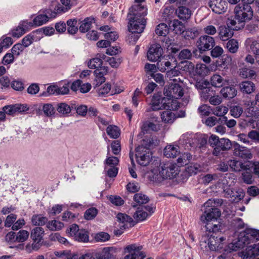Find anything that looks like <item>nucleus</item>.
I'll use <instances>...</instances> for the list:
<instances>
[{"label":"nucleus","mask_w":259,"mask_h":259,"mask_svg":"<svg viewBox=\"0 0 259 259\" xmlns=\"http://www.w3.org/2000/svg\"><path fill=\"white\" fill-rule=\"evenodd\" d=\"M164 94L168 99H178L184 95L183 88L178 83H172L167 87H165Z\"/></svg>","instance_id":"6"},{"label":"nucleus","mask_w":259,"mask_h":259,"mask_svg":"<svg viewBox=\"0 0 259 259\" xmlns=\"http://www.w3.org/2000/svg\"><path fill=\"white\" fill-rule=\"evenodd\" d=\"M80 230V229H79L78 225L73 224L70 225L68 229L66 230V233L69 236L72 237L73 239H74L75 236L78 234Z\"/></svg>","instance_id":"55"},{"label":"nucleus","mask_w":259,"mask_h":259,"mask_svg":"<svg viewBox=\"0 0 259 259\" xmlns=\"http://www.w3.org/2000/svg\"><path fill=\"white\" fill-rule=\"evenodd\" d=\"M148 216V212L143 209L142 206H140L137 208V210L133 215L134 219L137 221H143L146 220Z\"/></svg>","instance_id":"37"},{"label":"nucleus","mask_w":259,"mask_h":259,"mask_svg":"<svg viewBox=\"0 0 259 259\" xmlns=\"http://www.w3.org/2000/svg\"><path fill=\"white\" fill-rule=\"evenodd\" d=\"M24 106L22 105H8L3 107V110L5 114L13 115L17 112L25 111Z\"/></svg>","instance_id":"27"},{"label":"nucleus","mask_w":259,"mask_h":259,"mask_svg":"<svg viewBox=\"0 0 259 259\" xmlns=\"http://www.w3.org/2000/svg\"><path fill=\"white\" fill-rule=\"evenodd\" d=\"M205 227L207 231L217 233L221 230V225L220 222L217 220L210 223L206 224Z\"/></svg>","instance_id":"41"},{"label":"nucleus","mask_w":259,"mask_h":259,"mask_svg":"<svg viewBox=\"0 0 259 259\" xmlns=\"http://www.w3.org/2000/svg\"><path fill=\"white\" fill-rule=\"evenodd\" d=\"M56 110L62 116H66L71 112V108L69 105L65 103H60L57 104Z\"/></svg>","instance_id":"39"},{"label":"nucleus","mask_w":259,"mask_h":259,"mask_svg":"<svg viewBox=\"0 0 259 259\" xmlns=\"http://www.w3.org/2000/svg\"><path fill=\"white\" fill-rule=\"evenodd\" d=\"M50 239L52 241H58L59 243L64 244L66 246L69 245L68 241L63 237H62L59 233H52L50 235Z\"/></svg>","instance_id":"49"},{"label":"nucleus","mask_w":259,"mask_h":259,"mask_svg":"<svg viewBox=\"0 0 259 259\" xmlns=\"http://www.w3.org/2000/svg\"><path fill=\"white\" fill-rule=\"evenodd\" d=\"M176 13L180 19L184 21L190 19L192 14L191 10L185 6L179 7L176 10Z\"/></svg>","instance_id":"21"},{"label":"nucleus","mask_w":259,"mask_h":259,"mask_svg":"<svg viewBox=\"0 0 259 259\" xmlns=\"http://www.w3.org/2000/svg\"><path fill=\"white\" fill-rule=\"evenodd\" d=\"M176 118L175 114L169 109L161 113V118L165 123H172Z\"/></svg>","instance_id":"36"},{"label":"nucleus","mask_w":259,"mask_h":259,"mask_svg":"<svg viewBox=\"0 0 259 259\" xmlns=\"http://www.w3.org/2000/svg\"><path fill=\"white\" fill-rule=\"evenodd\" d=\"M98 213V210L95 207L88 209L84 212V218L88 220H91L96 217Z\"/></svg>","instance_id":"53"},{"label":"nucleus","mask_w":259,"mask_h":259,"mask_svg":"<svg viewBox=\"0 0 259 259\" xmlns=\"http://www.w3.org/2000/svg\"><path fill=\"white\" fill-rule=\"evenodd\" d=\"M180 147L174 144L167 145L163 150L164 155L167 158H174L180 155Z\"/></svg>","instance_id":"17"},{"label":"nucleus","mask_w":259,"mask_h":259,"mask_svg":"<svg viewBox=\"0 0 259 259\" xmlns=\"http://www.w3.org/2000/svg\"><path fill=\"white\" fill-rule=\"evenodd\" d=\"M72 0H60L61 4L55 6L54 10L56 13L61 14L70 10L72 7Z\"/></svg>","instance_id":"22"},{"label":"nucleus","mask_w":259,"mask_h":259,"mask_svg":"<svg viewBox=\"0 0 259 259\" xmlns=\"http://www.w3.org/2000/svg\"><path fill=\"white\" fill-rule=\"evenodd\" d=\"M107 61L108 62L109 64L113 68L118 67L122 61L121 58L118 57H109Z\"/></svg>","instance_id":"58"},{"label":"nucleus","mask_w":259,"mask_h":259,"mask_svg":"<svg viewBox=\"0 0 259 259\" xmlns=\"http://www.w3.org/2000/svg\"><path fill=\"white\" fill-rule=\"evenodd\" d=\"M241 91L245 94H250L255 90L254 84L249 81H244L242 82L240 85Z\"/></svg>","instance_id":"32"},{"label":"nucleus","mask_w":259,"mask_h":259,"mask_svg":"<svg viewBox=\"0 0 259 259\" xmlns=\"http://www.w3.org/2000/svg\"><path fill=\"white\" fill-rule=\"evenodd\" d=\"M116 218L118 222L123 224L121 227H123L124 229L129 227H131L134 225L132 224L133 222V219L125 213H119L117 214Z\"/></svg>","instance_id":"24"},{"label":"nucleus","mask_w":259,"mask_h":259,"mask_svg":"<svg viewBox=\"0 0 259 259\" xmlns=\"http://www.w3.org/2000/svg\"><path fill=\"white\" fill-rule=\"evenodd\" d=\"M74 239L78 242H88L89 241V233L84 229H80L78 234L75 236Z\"/></svg>","instance_id":"40"},{"label":"nucleus","mask_w":259,"mask_h":259,"mask_svg":"<svg viewBox=\"0 0 259 259\" xmlns=\"http://www.w3.org/2000/svg\"><path fill=\"white\" fill-rule=\"evenodd\" d=\"M244 166L245 167L242 170L243 171L242 174L243 181L247 184H251L253 181L252 178L254 167L253 162L251 161L245 162V165Z\"/></svg>","instance_id":"14"},{"label":"nucleus","mask_w":259,"mask_h":259,"mask_svg":"<svg viewBox=\"0 0 259 259\" xmlns=\"http://www.w3.org/2000/svg\"><path fill=\"white\" fill-rule=\"evenodd\" d=\"M233 148L234 155L243 159H250L252 158V154L249 149L241 146L237 143H234Z\"/></svg>","instance_id":"15"},{"label":"nucleus","mask_w":259,"mask_h":259,"mask_svg":"<svg viewBox=\"0 0 259 259\" xmlns=\"http://www.w3.org/2000/svg\"><path fill=\"white\" fill-rule=\"evenodd\" d=\"M259 243L250 246L244 254V259H259Z\"/></svg>","instance_id":"20"},{"label":"nucleus","mask_w":259,"mask_h":259,"mask_svg":"<svg viewBox=\"0 0 259 259\" xmlns=\"http://www.w3.org/2000/svg\"><path fill=\"white\" fill-rule=\"evenodd\" d=\"M163 50L158 44H153L149 48L147 52V58L152 62L158 61L161 57Z\"/></svg>","instance_id":"13"},{"label":"nucleus","mask_w":259,"mask_h":259,"mask_svg":"<svg viewBox=\"0 0 259 259\" xmlns=\"http://www.w3.org/2000/svg\"><path fill=\"white\" fill-rule=\"evenodd\" d=\"M78 259H115V258L110 252L109 248L106 247L98 252L82 255L78 257Z\"/></svg>","instance_id":"9"},{"label":"nucleus","mask_w":259,"mask_h":259,"mask_svg":"<svg viewBox=\"0 0 259 259\" xmlns=\"http://www.w3.org/2000/svg\"><path fill=\"white\" fill-rule=\"evenodd\" d=\"M46 224L47 228L51 231L61 230L64 226V224L56 220L49 221Z\"/></svg>","instance_id":"43"},{"label":"nucleus","mask_w":259,"mask_h":259,"mask_svg":"<svg viewBox=\"0 0 259 259\" xmlns=\"http://www.w3.org/2000/svg\"><path fill=\"white\" fill-rule=\"evenodd\" d=\"M233 35V32L229 27L225 26H221L219 27V36L220 38L225 41L231 38Z\"/></svg>","instance_id":"25"},{"label":"nucleus","mask_w":259,"mask_h":259,"mask_svg":"<svg viewBox=\"0 0 259 259\" xmlns=\"http://www.w3.org/2000/svg\"><path fill=\"white\" fill-rule=\"evenodd\" d=\"M13 43V41L11 37H8L4 35L0 38V45L4 49L9 48Z\"/></svg>","instance_id":"54"},{"label":"nucleus","mask_w":259,"mask_h":259,"mask_svg":"<svg viewBox=\"0 0 259 259\" xmlns=\"http://www.w3.org/2000/svg\"><path fill=\"white\" fill-rule=\"evenodd\" d=\"M110 90L111 85L109 83H105L98 89L97 91L99 96H104L109 93Z\"/></svg>","instance_id":"60"},{"label":"nucleus","mask_w":259,"mask_h":259,"mask_svg":"<svg viewBox=\"0 0 259 259\" xmlns=\"http://www.w3.org/2000/svg\"><path fill=\"white\" fill-rule=\"evenodd\" d=\"M141 246H136L135 244H132L126 247L125 251L129 254L124 257V259H143L146 255L141 251Z\"/></svg>","instance_id":"11"},{"label":"nucleus","mask_w":259,"mask_h":259,"mask_svg":"<svg viewBox=\"0 0 259 259\" xmlns=\"http://www.w3.org/2000/svg\"><path fill=\"white\" fill-rule=\"evenodd\" d=\"M223 79L222 77L219 74H214L210 79L211 84L215 87H221L223 84Z\"/></svg>","instance_id":"51"},{"label":"nucleus","mask_w":259,"mask_h":259,"mask_svg":"<svg viewBox=\"0 0 259 259\" xmlns=\"http://www.w3.org/2000/svg\"><path fill=\"white\" fill-rule=\"evenodd\" d=\"M67 31L70 34H74L78 31L77 21L76 19H69L67 21Z\"/></svg>","instance_id":"42"},{"label":"nucleus","mask_w":259,"mask_h":259,"mask_svg":"<svg viewBox=\"0 0 259 259\" xmlns=\"http://www.w3.org/2000/svg\"><path fill=\"white\" fill-rule=\"evenodd\" d=\"M21 26H19L16 29H14L12 31V35L13 36L19 38L21 36L26 32L25 28H27L29 26L25 27L23 25V22L21 24Z\"/></svg>","instance_id":"50"},{"label":"nucleus","mask_w":259,"mask_h":259,"mask_svg":"<svg viewBox=\"0 0 259 259\" xmlns=\"http://www.w3.org/2000/svg\"><path fill=\"white\" fill-rule=\"evenodd\" d=\"M192 158V155L188 152H185L180 155L177 159V162L180 165H184L187 164Z\"/></svg>","instance_id":"44"},{"label":"nucleus","mask_w":259,"mask_h":259,"mask_svg":"<svg viewBox=\"0 0 259 259\" xmlns=\"http://www.w3.org/2000/svg\"><path fill=\"white\" fill-rule=\"evenodd\" d=\"M29 233L25 230L19 231L16 236V241L19 243L25 242L28 238Z\"/></svg>","instance_id":"48"},{"label":"nucleus","mask_w":259,"mask_h":259,"mask_svg":"<svg viewBox=\"0 0 259 259\" xmlns=\"http://www.w3.org/2000/svg\"><path fill=\"white\" fill-rule=\"evenodd\" d=\"M42 111L47 116H51L55 113L54 108L51 104H44L42 107Z\"/></svg>","instance_id":"63"},{"label":"nucleus","mask_w":259,"mask_h":259,"mask_svg":"<svg viewBox=\"0 0 259 259\" xmlns=\"http://www.w3.org/2000/svg\"><path fill=\"white\" fill-rule=\"evenodd\" d=\"M48 219L41 214H33L31 219V223L34 226H42L47 224Z\"/></svg>","instance_id":"29"},{"label":"nucleus","mask_w":259,"mask_h":259,"mask_svg":"<svg viewBox=\"0 0 259 259\" xmlns=\"http://www.w3.org/2000/svg\"><path fill=\"white\" fill-rule=\"evenodd\" d=\"M108 136L113 139L118 138L120 135V129L116 125H110L106 130Z\"/></svg>","instance_id":"38"},{"label":"nucleus","mask_w":259,"mask_h":259,"mask_svg":"<svg viewBox=\"0 0 259 259\" xmlns=\"http://www.w3.org/2000/svg\"><path fill=\"white\" fill-rule=\"evenodd\" d=\"M215 45L213 37L205 35L200 36L197 41V46L200 52L209 50Z\"/></svg>","instance_id":"10"},{"label":"nucleus","mask_w":259,"mask_h":259,"mask_svg":"<svg viewBox=\"0 0 259 259\" xmlns=\"http://www.w3.org/2000/svg\"><path fill=\"white\" fill-rule=\"evenodd\" d=\"M24 49L25 48L21 44H16L11 49V52L14 56L18 57Z\"/></svg>","instance_id":"64"},{"label":"nucleus","mask_w":259,"mask_h":259,"mask_svg":"<svg viewBox=\"0 0 259 259\" xmlns=\"http://www.w3.org/2000/svg\"><path fill=\"white\" fill-rule=\"evenodd\" d=\"M221 213L220 210L217 207L208 208L205 209L203 213L201 215L200 219L201 222L205 224L210 223L221 216Z\"/></svg>","instance_id":"8"},{"label":"nucleus","mask_w":259,"mask_h":259,"mask_svg":"<svg viewBox=\"0 0 259 259\" xmlns=\"http://www.w3.org/2000/svg\"><path fill=\"white\" fill-rule=\"evenodd\" d=\"M248 228H246L244 231L239 233L236 240H234L230 244L232 250H236L239 248H243L246 245L250 243V236L247 231Z\"/></svg>","instance_id":"5"},{"label":"nucleus","mask_w":259,"mask_h":259,"mask_svg":"<svg viewBox=\"0 0 259 259\" xmlns=\"http://www.w3.org/2000/svg\"><path fill=\"white\" fill-rule=\"evenodd\" d=\"M127 16L128 30L132 33H142L145 29L147 14V8L142 4H134L129 10Z\"/></svg>","instance_id":"1"},{"label":"nucleus","mask_w":259,"mask_h":259,"mask_svg":"<svg viewBox=\"0 0 259 259\" xmlns=\"http://www.w3.org/2000/svg\"><path fill=\"white\" fill-rule=\"evenodd\" d=\"M10 85L13 89L17 91H22L24 89L23 82L19 79L13 80Z\"/></svg>","instance_id":"59"},{"label":"nucleus","mask_w":259,"mask_h":259,"mask_svg":"<svg viewBox=\"0 0 259 259\" xmlns=\"http://www.w3.org/2000/svg\"><path fill=\"white\" fill-rule=\"evenodd\" d=\"M246 43L249 45L251 52L255 55L256 62L259 64V39L248 38Z\"/></svg>","instance_id":"23"},{"label":"nucleus","mask_w":259,"mask_h":259,"mask_svg":"<svg viewBox=\"0 0 259 259\" xmlns=\"http://www.w3.org/2000/svg\"><path fill=\"white\" fill-rule=\"evenodd\" d=\"M134 199L136 202L140 204H145L149 201L148 197L141 193L135 194L134 196Z\"/></svg>","instance_id":"61"},{"label":"nucleus","mask_w":259,"mask_h":259,"mask_svg":"<svg viewBox=\"0 0 259 259\" xmlns=\"http://www.w3.org/2000/svg\"><path fill=\"white\" fill-rule=\"evenodd\" d=\"M152 152L150 149L141 145L136 148V158L138 163L142 166H147L152 160Z\"/></svg>","instance_id":"4"},{"label":"nucleus","mask_w":259,"mask_h":259,"mask_svg":"<svg viewBox=\"0 0 259 259\" xmlns=\"http://www.w3.org/2000/svg\"><path fill=\"white\" fill-rule=\"evenodd\" d=\"M242 112V108L238 105L232 106L230 109L231 115L235 118L240 117Z\"/></svg>","instance_id":"62"},{"label":"nucleus","mask_w":259,"mask_h":259,"mask_svg":"<svg viewBox=\"0 0 259 259\" xmlns=\"http://www.w3.org/2000/svg\"><path fill=\"white\" fill-rule=\"evenodd\" d=\"M207 6L215 13L221 14L228 8V3L225 0H208Z\"/></svg>","instance_id":"12"},{"label":"nucleus","mask_w":259,"mask_h":259,"mask_svg":"<svg viewBox=\"0 0 259 259\" xmlns=\"http://www.w3.org/2000/svg\"><path fill=\"white\" fill-rule=\"evenodd\" d=\"M93 19L91 18H87L81 22V24L79 26V30L80 32L84 33L88 32L91 28L93 22Z\"/></svg>","instance_id":"46"},{"label":"nucleus","mask_w":259,"mask_h":259,"mask_svg":"<svg viewBox=\"0 0 259 259\" xmlns=\"http://www.w3.org/2000/svg\"><path fill=\"white\" fill-rule=\"evenodd\" d=\"M166 99L158 95H154L150 103L151 108L156 111L166 108Z\"/></svg>","instance_id":"16"},{"label":"nucleus","mask_w":259,"mask_h":259,"mask_svg":"<svg viewBox=\"0 0 259 259\" xmlns=\"http://www.w3.org/2000/svg\"><path fill=\"white\" fill-rule=\"evenodd\" d=\"M226 48L229 52L235 53L238 50V42L236 40L231 39L227 42Z\"/></svg>","instance_id":"47"},{"label":"nucleus","mask_w":259,"mask_h":259,"mask_svg":"<svg viewBox=\"0 0 259 259\" xmlns=\"http://www.w3.org/2000/svg\"><path fill=\"white\" fill-rule=\"evenodd\" d=\"M180 143L185 145L186 148L194 150L197 148L198 136L192 133H186L182 135Z\"/></svg>","instance_id":"7"},{"label":"nucleus","mask_w":259,"mask_h":259,"mask_svg":"<svg viewBox=\"0 0 259 259\" xmlns=\"http://www.w3.org/2000/svg\"><path fill=\"white\" fill-rule=\"evenodd\" d=\"M232 145L231 141L225 138H222L220 139L218 146L220 147L222 151H226L229 150Z\"/></svg>","instance_id":"52"},{"label":"nucleus","mask_w":259,"mask_h":259,"mask_svg":"<svg viewBox=\"0 0 259 259\" xmlns=\"http://www.w3.org/2000/svg\"><path fill=\"white\" fill-rule=\"evenodd\" d=\"M159 160L155 158V166L156 168L151 170V175H149L150 180L153 182L160 179H172L175 178L180 172L179 166L176 163L167 162L159 166Z\"/></svg>","instance_id":"2"},{"label":"nucleus","mask_w":259,"mask_h":259,"mask_svg":"<svg viewBox=\"0 0 259 259\" xmlns=\"http://www.w3.org/2000/svg\"><path fill=\"white\" fill-rule=\"evenodd\" d=\"M169 25L176 34H182L185 31L184 25L178 20L171 21Z\"/></svg>","instance_id":"33"},{"label":"nucleus","mask_w":259,"mask_h":259,"mask_svg":"<svg viewBox=\"0 0 259 259\" xmlns=\"http://www.w3.org/2000/svg\"><path fill=\"white\" fill-rule=\"evenodd\" d=\"M235 20L231 21V24L235 25L236 21L238 23H244L250 20L253 16V10L249 5L239 4L234 9Z\"/></svg>","instance_id":"3"},{"label":"nucleus","mask_w":259,"mask_h":259,"mask_svg":"<svg viewBox=\"0 0 259 259\" xmlns=\"http://www.w3.org/2000/svg\"><path fill=\"white\" fill-rule=\"evenodd\" d=\"M174 12V9L172 7H165L162 12V19L165 21H168L172 18Z\"/></svg>","instance_id":"45"},{"label":"nucleus","mask_w":259,"mask_h":259,"mask_svg":"<svg viewBox=\"0 0 259 259\" xmlns=\"http://www.w3.org/2000/svg\"><path fill=\"white\" fill-rule=\"evenodd\" d=\"M168 28L164 23H160L158 25L155 29V33L159 36H165L167 33Z\"/></svg>","instance_id":"56"},{"label":"nucleus","mask_w":259,"mask_h":259,"mask_svg":"<svg viewBox=\"0 0 259 259\" xmlns=\"http://www.w3.org/2000/svg\"><path fill=\"white\" fill-rule=\"evenodd\" d=\"M44 234V229L36 227L31 231V238L33 241H41Z\"/></svg>","instance_id":"35"},{"label":"nucleus","mask_w":259,"mask_h":259,"mask_svg":"<svg viewBox=\"0 0 259 259\" xmlns=\"http://www.w3.org/2000/svg\"><path fill=\"white\" fill-rule=\"evenodd\" d=\"M201 167L198 164L195 163L187 167V168L183 171L182 175H184L186 178L185 179H188L190 175H196L198 172L200 171Z\"/></svg>","instance_id":"30"},{"label":"nucleus","mask_w":259,"mask_h":259,"mask_svg":"<svg viewBox=\"0 0 259 259\" xmlns=\"http://www.w3.org/2000/svg\"><path fill=\"white\" fill-rule=\"evenodd\" d=\"M105 57V55L100 54L99 57H96L91 59L88 63V67L90 68L96 69L103 67L102 66L103 64V59H104Z\"/></svg>","instance_id":"26"},{"label":"nucleus","mask_w":259,"mask_h":259,"mask_svg":"<svg viewBox=\"0 0 259 259\" xmlns=\"http://www.w3.org/2000/svg\"><path fill=\"white\" fill-rule=\"evenodd\" d=\"M48 16L46 14H40L34 18L32 23L27 20L23 21V25L25 27L40 26L48 22Z\"/></svg>","instance_id":"18"},{"label":"nucleus","mask_w":259,"mask_h":259,"mask_svg":"<svg viewBox=\"0 0 259 259\" xmlns=\"http://www.w3.org/2000/svg\"><path fill=\"white\" fill-rule=\"evenodd\" d=\"M223 237H218L211 235L208 240V245L209 249L213 251H217L223 247L222 242Z\"/></svg>","instance_id":"19"},{"label":"nucleus","mask_w":259,"mask_h":259,"mask_svg":"<svg viewBox=\"0 0 259 259\" xmlns=\"http://www.w3.org/2000/svg\"><path fill=\"white\" fill-rule=\"evenodd\" d=\"M221 93L226 98L232 99L237 95V90L233 86L226 87L221 89Z\"/></svg>","instance_id":"31"},{"label":"nucleus","mask_w":259,"mask_h":259,"mask_svg":"<svg viewBox=\"0 0 259 259\" xmlns=\"http://www.w3.org/2000/svg\"><path fill=\"white\" fill-rule=\"evenodd\" d=\"M228 164L230 166L232 170L234 171H240L244 168V165L245 162L243 163L241 161L236 159H230L228 161Z\"/></svg>","instance_id":"34"},{"label":"nucleus","mask_w":259,"mask_h":259,"mask_svg":"<svg viewBox=\"0 0 259 259\" xmlns=\"http://www.w3.org/2000/svg\"><path fill=\"white\" fill-rule=\"evenodd\" d=\"M141 128L142 132L144 134L151 131L157 132L160 130V127L158 124L149 121H147L143 123Z\"/></svg>","instance_id":"28"},{"label":"nucleus","mask_w":259,"mask_h":259,"mask_svg":"<svg viewBox=\"0 0 259 259\" xmlns=\"http://www.w3.org/2000/svg\"><path fill=\"white\" fill-rule=\"evenodd\" d=\"M34 34L35 33L32 32L28 34L23 38L21 45H22L25 48L29 46L33 42L34 39Z\"/></svg>","instance_id":"57"}]
</instances>
